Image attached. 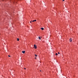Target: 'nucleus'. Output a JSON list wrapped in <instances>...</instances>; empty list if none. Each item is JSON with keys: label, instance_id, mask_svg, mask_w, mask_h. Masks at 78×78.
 I'll use <instances>...</instances> for the list:
<instances>
[{"label": "nucleus", "instance_id": "nucleus-1", "mask_svg": "<svg viewBox=\"0 0 78 78\" xmlns=\"http://www.w3.org/2000/svg\"><path fill=\"white\" fill-rule=\"evenodd\" d=\"M34 48L35 49H36V48H37V46H36V45H34Z\"/></svg>", "mask_w": 78, "mask_h": 78}, {"label": "nucleus", "instance_id": "nucleus-2", "mask_svg": "<svg viewBox=\"0 0 78 78\" xmlns=\"http://www.w3.org/2000/svg\"><path fill=\"white\" fill-rule=\"evenodd\" d=\"M69 41H70V42H72V38H70L69 39Z\"/></svg>", "mask_w": 78, "mask_h": 78}, {"label": "nucleus", "instance_id": "nucleus-3", "mask_svg": "<svg viewBox=\"0 0 78 78\" xmlns=\"http://www.w3.org/2000/svg\"><path fill=\"white\" fill-rule=\"evenodd\" d=\"M22 53H23L24 54V53H25V51H22Z\"/></svg>", "mask_w": 78, "mask_h": 78}, {"label": "nucleus", "instance_id": "nucleus-4", "mask_svg": "<svg viewBox=\"0 0 78 78\" xmlns=\"http://www.w3.org/2000/svg\"><path fill=\"white\" fill-rule=\"evenodd\" d=\"M41 30H44V29L43 28H41Z\"/></svg>", "mask_w": 78, "mask_h": 78}, {"label": "nucleus", "instance_id": "nucleus-5", "mask_svg": "<svg viewBox=\"0 0 78 78\" xmlns=\"http://www.w3.org/2000/svg\"><path fill=\"white\" fill-rule=\"evenodd\" d=\"M32 22H36V20H34L33 21H31Z\"/></svg>", "mask_w": 78, "mask_h": 78}, {"label": "nucleus", "instance_id": "nucleus-6", "mask_svg": "<svg viewBox=\"0 0 78 78\" xmlns=\"http://www.w3.org/2000/svg\"><path fill=\"white\" fill-rule=\"evenodd\" d=\"M38 38L39 39H40V40H41V38L40 37H38Z\"/></svg>", "mask_w": 78, "mask_h": 78}, {"label": "nucleus", "instance_id": "nucleus-7", "mask_svg": "<svg viewBox=\"0 0 78 78\" xmlns=\"http://www.w3.org/2000/svg\"><path fill=\"white\" fill-rule=\"evenodd\" d=\"M58 55V53H55V55L56 56H57V55Z\"/></svg>", "mask_w": 78, "mask_h": 78}, {"label": "nucleus", "instance_id": "nucleus-8", "mask_svg": "<svg viewBox=\"0 0 78 78\" xmlns=\"http://www.w3.org/2000/svg\"><path fill=\"white\" fill-rule=\"evenodd\" d=\"M17 41H19V38H17Z\"/></svg>", "mask_w": 78, "mask_h": 78}, {"label": "nucleus", "instance_id": "nucleus-9", "mask_svg": "<svg viewBox=\"0 0 78 78\" xmlns=\"http://www.w3.org/2000/svg\"><path fill=\"white\" fill-rule=\"evenodd\" d=\"M35 55V56H36V57L37 56V55H36V54Z\"/></svg>", "mask_w": 78, "mask_h": 78}, {"label": "nucleus", "instance_id": "nucleus-10", "mask_svg": "<svg viewBox=\"0 0 78 78\" xmlns=\"http://www.w3.org/2000/svg\"><path fill=\"white\" fill-rule=\"evenodd\" d=\"M32 22V21H30V23H31V22Z\"/></svg>", "mask_w": 78, "mask_h": 78}, {"label": "nucleus", "instance_id": "nucleus-11", "mask_svg": "<svg viewBox=\"0 0 78 78\" xmlns=\"http://www.w3.org/2000/svg\"><path fill=\"white\" fill-rule=\"evenodd\" d=\"M58 54H60V53L59 52H58Z\"/></svg>", "mask_w": 78, "mask_h": 78}, {"label": "nucleus", "instance_id": "nucleus-12", "mask_svg": "<svg viewBox=\"0 0 78 78\" xmlns=\"http://www.w3.org/2000/svg\"><path fill=\"white\" fill-rule=\"evenodd\" d=\"M9 57H10V55H8Z\"/></svg>", "mask_w": 78, "mask_h": 78}, {"label": "nucleus", "instance_id": "nucleus-13", "mask_svg": "<svg viewBox=\"0 0 78 78\" xmlns=\"http://www.w3.org/2000/svg\"><path fill=\"white\" fill-rule=\"evenodd\" d=\"M62 1H63V2H64V0H63Z\"/></svg>", "mask_w": 78, "mask_h": 78}, {"label": "nucleus", "instance_id": "nucleus-14", "mask_svg": "<svg viewBox=\"0 0 78 78\" xmlns=\"http://www.w3.org/2000/svg\"><path fill=\"white\" fill-rule=\"evenodd\" d=\"M24 69H26V68H24Z\"/></svg>", "mask_w": 78, "mask_h": 78}, {"label": "nucleus", "instance_id": "nucleus-15", "mask_svg": "<svg viewBox=\"0 0 78 78\" xmlns=\"http://www.w3.org/2000/svg\"><path fill=\"white\" fill-rule=\"evenodd\" d=\"M35 59H37V58H35Z\"/></svg>", "mask_w": 78, "mask_h": 78}, {"label": "nucleus", "instance_id": "nucleus-16", "mask_svg": "<svg viewBox=\"0 0 78 78\" xmlns=\"http://www.w3.org/2000/svg\"><path fill=\"white\" fill-rule=\"evenodd\" d=\"M40 72H41V70H40Z\"/></svg>", "mask_w": 78, "mask_h": 78}]
</instances>
